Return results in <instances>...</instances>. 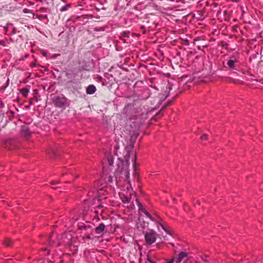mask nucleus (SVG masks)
<instances>
[{
    "label": "nucleus",
    "instance_id": "obj_1",
    "mask_svg": "<svg viewBox=\"0 0 263 263\" xmlns=\"http://www.w3.org/2000/svg\"><path fill=\"white\" fill-rule=\"evenodd\" d=\"M119 150V147L116 146L115 147V154L118 157V159L121 161L122 165H124V166L120 167V165H119L117 174L120 172L122 175L126 178L128 182L129 183L128 180L129 178V170L128 169L129 160L131 159L133 166L135 167L136 166V155L133 153L132 147H127L124 149L123 156H120L119 154H121V152Z\"/></svg>",
    "mask_w": 263,
    "mask_h": 263
},
{
    "label": "nucleus",
    "instance_id": "obj_2",
    "mask_svg": "<svg viewBox=\"0 0 263 263\" xmlns=\"http://www.w3.org/2000/svg\"><path fill=\"white\" fill-rule=\"evenodd\" d=\"M144 118L143 115L138 113L136 115H133L132 117L127 120L125 128L129 134L132 132L138 129L144 122Z\"/></svg>",
    "mask_w": 263,
    "mask_h": 263
},
{
    "label": "nucleus",
    "instance_id": "obj_3",
    "mask_svg": "<svg viewBox=\"0 0 263 263\" xmlns=\"http://www.w3.org/2000/svg\"><path fill=\"white\" fill-rule=\"evenodd\" d=\"M121 199L124 203H128L132 199L135 198L136 202H137L139 206H142V204L139 202L138 199L136 197V193L132 189H128V191L125 194L121 193L120 194Z\"/></svg>",
    "mask_w": 263,
    "mask_h": 263
},
{
    "label": "nucleus",
    "instance_id": "obj_4",
    "mask_svg": "<svg viewBox=\"0 0 263 263\" xmlns=\"http://www.w3.org/2000/svg\"><path fill=\"white\" fill-rule=\"evenodd\" d=\"M145 239L147 245H152L156 240L157 234L153 230H148L145 234Z\"/></svg>",
    "mask_w": 263,
    "mask_h": 263
},
{
    "label": "nucleus",
    "instance_id": "obj_5",
    "mask_svg": "<svg viewBox=\"0 0 263 263\" xmlns=\"http://www.w3.org/2000/svg\"><path fill=\"white\" fill-rule=\"evenodd\" d=\"M52 102L55 107L62 108L67 104V99L64 97L55 96L52 98Z\"/></svg>",
    "mask_w": 263,
    "mask_h": 263
},
{
    "label": "nucleus",
    "instance_id": "obj_6",
    "mask_svg": "<svg viewBox=\"0 0 263 263\" xmlns=\"http://www.w3.org/2000/svg\"><path fill=\"white\" fill-rule=\"evenodd\" d=\"M237 61L234 59H230L227 62V65L231 69H236Z\"/></svg>",
    "mask_w": 263,
    "mask_h": 263
},
{
    "label": "nucleus",
    "instance_id": "obj_7",
    "mask_svg": "<svg viewBox=\"0 0 263 263\" xmlns=\"http://www.w3.org/2000/svg\"><path fill=\"white\" fill-rule=\"evenodd\" d=\"M105 226L104 223H101L95 229V232L97 234L102 233L105 230Z\"/></svg>",
    "mask_w": 263,
    "mask_h": 263
},
{
    "label": "nucleus",
    "instance_id": "obj_8",
    "mask_svg": "<svg viewBox=\"0 0 263 263\" xmlns=\"http://www.w3.org/2000/svg\"><path fill=\"white\" fill-rule=\"evenodd\" d=\"M96 91V88L93 85H89L86 88V91L87 94H93Z\"/></svg>",
    "mask_w": 263,
    "mask_h": 263
},
{
    "label": "nucleus",
    "instance_id": "obj_9",
    "mask_svg": "<svg viewBox=\"0 0 263 263\" xmlns=\"http://www.w3.org/2000/svg\"><path fill=\"white\" fill-rule=\"evenodd\" d=\"M187 254L185 252H181L179 253V257L176 260V263H179L181 262L184 258L187 257Z\"/></svg>",
    "mask_w": 263,
    "mask_h": 263
},
{
    "label": "nucleus",
    "instance_id": "obj_10",
    "mask_svg": "<svg viewBox=\"0 0 263 263\" xmlns=\"http://www.w3.org/2000/svg\"><path fill=\"white\" fill-rule=\"evenodd\" d=\"M139 210L143 211V212L144 213V214L152 221H155V220L153 218V217L149 214L148 212H147L146 210L144 209H142V206H139Z\"/></svg>",
    "mask_w": 263,
    "mask_h": 263
},
{
    "label": "nucleus",
    "instance_id": "obj_11",
    "mask_svg": "<svg viewBox=\"0 0 263 263\" xmlns=\"http://www.w3.org/2000/svg\"><path fill=\"white\" fill-rule=\"evenodd\" d=\"M29 91V89L27 88H23L21 90V93L25 97H27Z\"/></svg>",
    "mask_w": 263,
    "mask_h": 263
},
{
    "label": "nucleus",
    "instance_id": "obj_12",
    "mask_svg": "<svg viewBox=\"0 0 263 263\" xmlns=\"http://www.w3.org/2000/svg\"><path fill=\"white\" fill-rule=\"evenodd\" d=\"M107 159L108 162V164L110 166H111L114 164V158L111 155H109L107 157Z\"/></svg>",
    "mask_w": 263,
    "mask_h": 263
},
{
    "label": "nucleus",
    "instance_id": "obj_13",
    "mask_svg": "<svg viewBox=\"0 0 263 263\" xmlns=\"http://www.w3.org/2000/svg\"><path fill=\"white\" fill-rule=\"evenodd\" d=\"M22 131L25 135H28L29 134V130L27 126H22Z\"/></svg>",
    "mask_w": 263,
    "mask_h": 263
},
{
    "label": "nucleus",
    "instance_id": "obj_14",
    "mask_svg": "<svg viewBox=\"0 0 263 263\" xmlns=\"http://www.w3.org/2000/svg\"><path fill=\"white\" fill-rule=\"evenodd\" d=\"M100 199V198H94L93 199V200L92 201V205H94L96 206H100L99 201Z\"/></svg>",
    "mask_w": 263,
    "mask_h": 263
},
{
    "label": "nucleus",
    "instance_id": "obj_15",
    "mask_svg": "<svg viewBox=\"0 0 263 263\" xmlns=\"http://www.w3.org/2000/svg\"><path fill=\"white\" fill-rule=\"evenodd\" d=\"M4 244L7 247H9V246H10V245H11L12 243V241L8 239V238H6L5 241H4Z\"/></svg>",
    "mask_w": 263,
    "mask_h": 263
},
{
    "label": "nucleus",
    "instance_id": "obj_16",
    "mask_svg": "<svg viewBox=\"0 0 263 263\" xmlns=\"http://www.w3.org/2000/svg\"><path fill=\"white\" fill-rule=\"evenodd\" d=\"M159 227H160L165 232V233L166 234H168V232L167 231V230L164 228V227L163 226V225H162L161 224L158 223V230H159Z\"/></svg>",
    "mask_w": 263,
    "mask_h": 263
},
{
    "label": "nucleus",
    "instance_id": "obj_17",
    "mask_svg": "<svg viewBox=\"0 0 263 263\" xmlns=\"http://www.w3.org/2000/svg\"><path fill=\"white\" fill-rule=\"evenodd\" d=\"M70 7V5H69V4H67V5L64 6L63 8H62L60 9V11L64 12V11H66L67 10L68 7Z\"/></svg>",
    "mask_w": 263,
    "mask_h": 263
},
{
    "label": "nucleus",
    "instance_id": "obj_18",
    "mask_svg": "<svg viewBox=\"0 0 263 263\" xmlns=\"http://www.w3.org/2000/svg\"><path fill=\"white\" fill-rule=\"evenodd\" d=\"M208 136L206 134H203L200 138L201 140H205L208 139Z\"/></svg>",
    "mask_w": 263,
    "mask_h": 263
},
{
    "label": "nucleus",
    "instance_id": "obj_19",
    "mask_svg": "<svg viewBox=\"0 0 263 263\" xmlns=\"http://www.w3.org/2000/svg\"><path fill=\"white\" fill-rule=\"evenodd\" d=\"M86 238H87V239H90V236L89 235H87V236H86Z\"/></svg>",
    "mask_w": 263,
    "mask_h": 263
},
{
    "label": "nucleus",
    "instance_id": "obj_20",
    "mask_svg": "<svg viewBox=\"0 0 263 263\" xmlns=\"http://www.w3.org/2000/svg\"><path fill=\"white\" fill-rule=\"evenodd\" d=\"M55 183V182H53L52 183V184H54Z\"/></svg>",
    "mask_w": 263,
    "mask_h": 263
},
{
    "label": "nucleus",
    "instance_id": "obj_21",
    "mask_svg": "<svg viewBox=\"0 0 263 263\" xmlns=\"http://www.w3.org/2000/svg\"><path fill=\"white\" fill-rule=\"evenodd\" d=\"M163 237H164V239H165V237H166V235L163 236Z\"/></svg>",
    "mask_w": 263,
    "mask_h": 263
},
{
    "label": "nucleus",
    "instance_id": "obj_22",
    "mask_svg": "<svg viewBox=\"0 0 263 263\" xmlns=\"http://www.w3.org/2000/svg\"><path fill=\"white\" fill-rule=\"evenodd\" d=\"M112 180V179L111 178V179H110V182H112V180Z\"/></svg>",
    "mask_w": 263,
    "mask_h": 263
},
{
    "label": "nucleus",
    "instance_id": "obj_23",
    "mask_svg": "<svg viewBox=\"0 0 263 263\" xmlns=\"http://www.w3.org/2000/svg\"><path fill=\"white\" fill-rule=\"evenodd\" d=\"M89 196H90V193H89Z\"/></svg>",
    "mask_w": 263,
    "mask_h": 263
},
{
    "label": "nucleus",
    "instance_id": "obj_24",
    "mask_svg": "<svg viewBox=\"0 0 263 263\" xmlns=\"http://www.w3.org/2000/svg\"><path fill=\"white\" fill-rule=\"evenodd\" d=\"M151 263H154V262H153V261H151Z\"/></svg>",
    "mask_w": 263,
    "mask_h": 263
}]
</instances>
